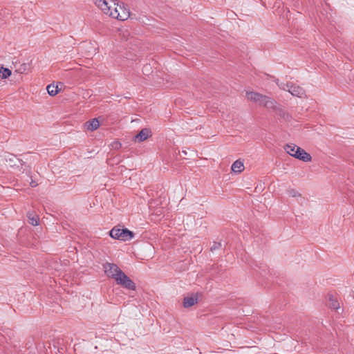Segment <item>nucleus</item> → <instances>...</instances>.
<instances>
[{
	"label": "nucleus",
	"mask_w": 354,
	"mask_h": 354,
	"mask_svg": "<svg viewBox=\"0 0 354 354\" xmlns=\"http://www.w3.org/2000/svg\"><path fill=\"white\" fill-rule=\"evenodd\" d=\"M151 136V131L149 129H142L139 133H138L135 138V142H141L146 140L147 138Z\"/></svg>",
	"instance_id": "9"
},
{
	"label": "nucleus",
	"mask_w": 354,
	"mask_h": 354,
	"mask_svg": "<svg viewBox=\"0 0 354 354\" xmlns=\"http://www.w3.org/2000/svg\"><path fill=\"white\" fill-rule=\"evenodd\" d=\"M285 150L287 153L300 160L310 162L312 159L309 153L294 144L287 145L285 147Z\"/></svg>",
	"instance_id": "3"
},
{
	"label": "nucleus",
	"mask_w": 354,
	"mask_h": 354,
	"mask_svg": "<svg viewBox=\"0 0 354 354\" xmlns=\"http://www.w3.org/2000/svg\"><path fill=\"white\" fill-rule=\"evenodd\" d=\"M110 236L115 239L120 241H127L131 239L133 236L132 232L127 229H121L114 227L110 231Z\"/></svg>",
	"instance_id": "5"
},
{
	"label": "nucleus",
	"mask_w": 354,
	"mask_h": 354,
	"mask_svg": "<svg viewBox=\"0 0 354 354\" xmlns=\"http://www.w3.org/2000/svg\"><path fill=\"white\" fill-rule=\"evenodd\" d=\"M11 71L7 68L0 66V79L6 80L11 75Z\"/></svg>",
	"instance_id": "13"
},
{
	"label": "nucleus",
	"mask_w": 354,
	"mask_h": 354,
	"mask_svg": "<svg viewBox=\"0 0 354 354\" xmlns=\"http://www.w3.org/2000/svg\"><path fill=\"white\" fill-rule=\"evenodd\" d=\"M117 0H95V5L106 15L115 19L118 14L115 12Z\"/></svg>",
	"instance_id": "2"
},
{
	"label": "nucleus",
	"mask_w": 354,
	"mask_h": 354,
	"mask_svg": "<svg viewBox=\"0 0 354 354\" xmlns=\"http://www.w3.org/2000/svg\"><path fill=\"white\" fill-rule=\"evenodd\" d=\"M46 90L48 93L51 96H55L60 91L58 84H51L47 86Z\"/></svg>",
	"instance_id": "11"
},
{
	"label": "nucleus",
	"mask_w": 354,
	"mask_h": 354,
	"mask_svg": "<svg viewBox=\"0 0 354 354\" xmlns=\"http://www.w3.org/2000/svg\"><path fill=\"white\" fill-rule=\"evenodd\" d=\"M100 127V122L97 118H93L84 124V128L88 132H93Z\"/></svg>",
	"instance_id": "8"
},
{
	"label": "nucleus",
	"mask_w": 354,
	"mask_h": 354,
	"mask_svg": "<svg viewBox=\"0 0 354 354\" xmlns=\"http://www.w3.org/2000/svg\"><path fill=\"white\" fill-rule=\"evenodd\" d=\"M244 169L243 163L240 160H236L232 165V170L235 173H240Z\"/></svg>",
	"instance_id": "12"
},
{
	"label": "nucleus",
	"mask_w": 354,
	"mask_h": 354,
	"mask_svg": "<svg viewBox=\"0 0 354 354\" xmlns=\"http://www.w3.org/2000/svg\"><path fill=\"white\" fill-rule=\"evenodd\" d=\"M115 10L116 13L118 14V16L115 17V19L118 20L125 21L130 17V12L122 3L118 1L117 7Z\"/></svg>",
	"instance_id": "6"
},
{
	"label": "nucleus",
	"mask_w": 354,
	"mask_h": 354,
	"mask_svg": "<svg viewBox=\"0 0 354 354\" xmlns=\"http://www.w3.org/2000/svg\"><path fill=\"white\" fill-rule=\"evenodd\" d=\"M198 295H192L191 296L184 298L183 306L185 308H189L198 303Z\"/></svg>",
	"instance_id": "10"
},
{
	"label": "nucleus",
	"mask_w": 354,
	"mask_h": 354,
	"mask_svg": "<svg viewBox=\"0 0 354 354\" xmlns=\"http://www.w3.org/2000/svg\"><path fill=\"white\" fill-rule=\"evenodd\" d=\"M328 308L335 313H340L343 311L340 302L336 297L332 295L328 297Z\"/></svg>",
	"instance_id": "7"
},
{
	"label": "nucleus",
	"mask_w": 354,
	"mask_h": 354,
	"mask_svg": "<svg viewBox=\"0 0 354 354\" xmlns=\"http://www.w3.org/2000/svg\"><path fill=\"white\" fill-rule=\"evenodd\" d=\"M104 268L106 275L115 279L117 284L129 290H136L135 283L119 268L117 265L113 263H106L104 266Z\"/></svg>",
	"instance_id": "1"
},
{
	"label": "nucleus",
	"mask_w": 354,
	"mask_h": 354,
	"mask_svg": "<svg viewBox=\"0 0 354 354\" xmlns=\"http://www.w3.org/2000/svg\"><path fill=\"white\" fill-rule=\"evenodd\" d=\"M245 95L248 100L259 103V105L263 107H268L272 103V101L269 97L257 92L247 91Z\"/></svg>",
	"instance_id": "4"
},
{
	"label": "nucleus",
	"mask_w": 354,
	"mask_h": 354,
	"mask_svg": "<svg viewBox=\"0 0 354 354\" xmlns=\"http://www.w3.org/2000/svg\"><path fill=\"white\" fill-rule=\"evenodd\" d=\"M29 223L33 225V226H37L39 225V217L37 216H30L29 217Z\"/></svg>",
	"instance_id": "14"
}]
</instances>
